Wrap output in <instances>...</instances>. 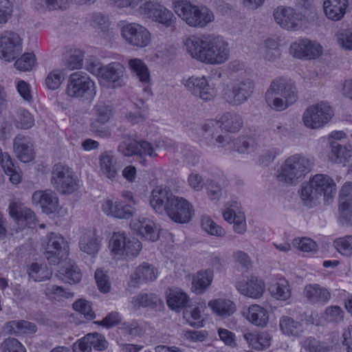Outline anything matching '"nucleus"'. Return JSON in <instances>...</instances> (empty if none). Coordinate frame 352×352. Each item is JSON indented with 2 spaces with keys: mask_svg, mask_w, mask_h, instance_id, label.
Instances as JSON below:
<instances>
[{
  "mask_svg": "<svg viewBox=\"0 0 352 352\" xmlns=\"http://www.w3.org/2000/svg\"><path fill=\"white\" fill-rule=\"evenodd\" d=\"M182 44L190 57L204 65H223L230 58L229 43L220 36L189 35L183 38Z\"/></svg>",
  "mask_w": 352,
  "mask_h": 352,
  "instance_id": "nucleus-1",
  "label": "nucleus"
},
{
  "mask_svg": "<svg viewBox=\"0 0 352 352\" xmlns=\"http://www.w3.org/2000/svg\"><path fill=\"white\" fill-rule=\"evenodd\" d=\"M149 204L157 213L165 212L175 223H187L195 215L191 203L182 197L173 195L163 186H157L152 190Z\"/></svg>",
  "mask_w": 352,
  "mask_h": 352,
  "instance_id": "nucleus-2",
  "label": "nucleus"
},
{
  "mask_svg": "<svg viewBox=\"0 0 352 352\" xmlns=\"http://www.w3.org/2000/svg\"><path fill=\"white\" fill-rule=\"evenodd\" d=\"M336 189V184L330 175L316 174L302 188L300 195L304 204L309 207L316 205L322 196L324 201L329 204L333 201Z\"/></svg>",
  "mask_w": 352,
  "mask_h": 352,
  "instance_id": "nucleus-3",
  "label": "nucleus"
},
{
  "mask_svg": "<svg viewBox=\"0 0 352 352\" xmlns=\"http://www.w3.org/2000/svg\"><path fill=\"white\" fill-rule=\"evenodd\" d=\"M175 14L189 27L204 28L215 19L214 12L207 6L192 0H172Z\"/></svg>",
  "mask_w": 352,
  "mask_h": 352,
  "instance_id": "nucleus-4",
  "label": "nucleus"
},
{
  "mask_svg": "<svg viewBox=\"0 0 352 352\" xmlns=\"http://www.w3.org/2000/svg\"><path fill=\"white\" fill-rule=\"evenodd\" d=\"M268 107L276 111H283L298 99L293 82L287 78H278L270 84L265 95Z\"/></svg>",
  "mask_w": 352,
  "mask_h": 352,
  "instance_id": "nucleus-5",
  "label": "nucleus"
},
{
  "mask_svg": "<svg viewBox=\"0 0 352 352\" xmlns=\"http://www.w3.org/2000/svg\"><path fill=\"white\" fill-rule=\"evenodd\" d=\"M310 170L309 160L299 154L289 156L276 170L278 182L283 186L296 184Z\"/></svg>",
  "mask_w": 352,
  "mask_h": 352,
  "instance_id": "nucleus-6",
  "label": "nucleus"
},
{
  "mask_svg": "<svg viewBox=\"0 0 352 352\" xmlns=\"http://www.w3.org/2000/svg\"><path fill=\"white\" fill-rule=\"evenodd\" d=\"M142 248V243L138 239L124 232H114L108 243L109 254L117 261H133L139 255Z\"/></svg>",
  "mask_w": 352,
  "mask_h": 352,
  "instance_id": "nucleus-7",
  "label": "nucleus"
},
{
  "mask_svg": "<svg viewBox=\"0 0 352 352\" xmlns=\"http://www.w3.org/2000/svg\"><path fill=\"white\" fill-rule=\"evenodd\" d=\"M65 94L72 99L91 102L97 94L96 82L86 74L74 72L68 78Z\"/></svg>",
  "mask_w": 352,
  "mask_h": 352,
  "instance_id": "nucleus-8",
  "label": "nucleus"
},
{
  "mask_svg": "<svg viewBox=\"0 0 352 352\" xmlns=\"http://www.w3.org/2000/svg\"><path fill=\"white\" fill-rule=\"evenodd\" d=\"M272 16L275 23L288 32L304 31L309 25L306 12L298 11L291 6H277L273 10Z\"/></svg>",
  "mask_w": 352,
  "mask_h": 352,
  "instance_id": "nucleus-9",
  "label": "nucleus"
},
{
  "mask_svg": "<svg viewBox=\"0 0 352 352\" xmlns=\"http://www.w3.org/2000/svg\"><path fill=\"white\" fill-rule=\"evenodd\" d=\"M87 70L96 75L102 87L115 89L122 85L124 67L119 63H111L101 66L99 61L90 60L87 65Z\"/></svg>",
  "mask_w": 352,
  "mask_h": 352,
  "instance_id": "nucleus-10",
  "label": "nucleus"
},
{
  "mask_svg": "<svg viewBox=\"0 0 352 352\" xmlns=\"http://www.w3.org/2000/svg\"><path fill=\"white\" fill-rule=\"evenodd\" d=\"M335 116L334 108L327 101H319L307 107L302 113L303 124L308 129L318 130L327 126Z\"/></svg>",
  "mask_w": 352,
  "mask_h": 352,
  "instance_id": "nucleus-11",
  "label": "nucleus"
},
{
  "mask_svg": "<svg viewBox=\"0 0 352 352\" xmlns=\"http://www.w3.org/2000/svg\"><path fill=\"white\" fill-rule=\"evenodd\" d=\"M41 247L45 258L51 265H60L68 258L69 244L60 234L50 232L41 242Z\"/></svg>",
  "mask_w": 352,
  "mask_h": 352,
  "instance_id": "nucleus-12",
  "label": "nucleus"
},
{
  "mask_svg": "<svg viewBox=\"0 0 352 352\" xmlns=\"http://www.w3.org/2000/svg\"><path fill=\"white\" fill-rule=\"evenodd\" d=\"M120 35L126 44L136 49L148 47L153 40L151 31L138 23L127 22L121 24Z\"/></svg>",
  "mask_w": 352,
  "mask_h": 352,
  "instance_id": "nucleus-13",
  "label": "nucleus"
},
{
  "mask_svg": "<svg viewBox=\"0 0 352 352\" xmlns=\"http://www.w3.org/2000/svg\"><path fill=\"white\" fill-rule=\"evenodd\" d=\"M242 126L243 121L239 115L234 113H226L218 120H207L200 128L199 133L204 139L208 140L214 137L217 127L230 133H236L241 129Z\"/></svg>",
  "mask_w": 352,
  "mask_h": 352,
  "instance_id": "nucleus-14",
  "label": "nucleus"
},
{
  "mask_svg": "<svg viewBox=\"0 0 352 352\" xmlns=\"http://www.w3.org/2000/svg\"><path fill=\"white\" fill-rule=\"evenodd\" d=\"M32 205L48 216L61 217L66 212L60 206L57 195L52 190H38L34 191L31 197Z\"/></svg>",
  "mask_w": 352,
  "mask_h": 352,
  "instance_id": "nucleus-15",
  "label": "nucleus"
},
{
  "mask_svg": "<svg viewBox=\"0 0 352 352\" xmlns=\"http://www.w3.org/2000/svg\"><path fill=\"white\" fill-rule=\"evenodd\" d=\"M138 14L166 28H173L176 22V18L170 10L163 5L152 2H146L141 5Z\"/></svg>",
  "mask_w": 352,
  "mask_h": 352,
  "instance_id": "nucleus-16",
  "label": "nucleus"
},
{
  "mask_svg": "<svg viewBox=\"0 0 352 352\" xmlns=\"http://www.w3.org/2000/svg\"><path fill=\"white\" fill-rule=\"evenodd\" d=\"M52 183L54 187L63 193H72L78 189L80 181L74 176L68 166L57 164L52 170Z\"/></svg>",
  "mask_w": 352,
  "mask_h": 352,
  "instance_id": "nucleus-17",
  "label": "nucleus"
},
{
  "mask_svg": "<svg viewBox=\"0 0 352 352\" xmlns=\"http://www.w3.org/2000/svg\"><path fill=\"white\" fill-rule=\"evenodd\" d=\"M23 51V41L19 34L6 31L0 34V59L10 63Z\"/></svg>",
  "mask_w": 352,
  "mask_h": 352,
  "instance_id": "nucleus-18",
  "label": "nucleus"
},
{
  "mask_svg": "<svg viewBox=\"0 0 352 352\" xmlns=\"http://www.w3.org/2000/svg\"><path fill=\"white\" fill-rule=\"evenodd\" d=\"M235 288L240 294L256 300L263 296L266 286L262 278L255 274H250L240 278L235 283Z\"/></svg>",
  "mask_w": 352,
  "mask_h": 352,
  "instance_id": "nucleus-19",
  "label": "nucleus"
},
{
  "mask_svg": "<svg viewBox=\"0 0 352 352\" xmlns=\"http://www.w3.org/2000/svg\"><path fill=\"white\" fill-rule=\"evenodd\" d=\"M7 210L10 217L16 224L28 228L36 226L37 223L36 214L32 209L23 206L19 200H10Z\"/></svg>",
  "mask_w": 352,
  "mask_h": 352,
  "instance_id": "nucleus-20",
  "label": "nucleus"
},
{
  "mask_svg": "<svg viewBox=\"0 0 352 352\" xmlns=\"http://www.w3.org/2000/svg\"><path fill=\"white\" fill-rule=\"evenodd\" d=\"M253 91L252 83L250 80L240 81L233 85H227L222 91V97L228 102L239 105L245 102Z\"/></svg>",
  "mask_w": 352,
  "mask_h": 352,
  "instance_id": "nucleus-21",
  "label": "nucleus"
},
{
  "mask_svg": "<svg viewBox=\"0 0 352 352\" xmlns=\"http://www.w3.org/2000/svg\"><path fill=\"white\" fill-rule=\"evenodd\" d=\"M130 228L144 240L154 242L159 239L160 227L153 220L139 217L133 219L130 222Z\"/></svg>",
  "mask_w": 352,
  "mask_h": 352,
  "instance_id": "nucleus-22",
  "label": "nucleus"
},
{
  "mask_svg": "<svg viewBox=\"0 0 352 352\" xmlns=\"http://www.w3.org/2000/svg\"><path fill=\"white\" fill-rule=\"evenodd\" d=\"M91 130L101 137H107L109 131L105 124L113 116L112 108L106 104H97L92 109Z\"/></svg>",
  "mask_w": 352,
  "mask_h": 352,
  "instance_id": "nucleus-23",
  "label": "nucleus"
},
{
  "mask_svg": "<svg viewBox=\"0 0 352 352\" xmlns=\"http://www.w3.org/2000/svg\"><path fill=\"white\" fill-rule=\"evenodd\" d=\"M102 212L107 217L124 219L133 215L135 210L117 198L107 197L100 202Z\"/></svg>",
  "mask_w": 352,
  "mask_h": 352,
  "instance_id": "nucleus-24",
  "label": "nucleus"
},
{
  "mask_svg": "<svg viewBox=\"0 0 352 352\" xmlns=\"http://www.w3.org/2000/svg\"><path fill=\"white\" fill-rule=\"evenodd\" d=\"M216 142L220 147L226 148L227 150H236L243 154L254 155L258 149V145L253 138H248L241 142L238 140H232L228 135H218Z\"/></svg>",
  "mask_w": 352,
  "mask_h": 352,
  "instance_id": "nucleus-25",
  "label": "nucleus"
},
{
  "mask_svg": "<svg viewBox=\"0 0 352 352\" xmlns=\"http://www.w3.org/2000/svg\"><path fill=\"white\" fill-rule=\"evenodd\" d=\"M13 185L20 184L23 179L21 170L16 166L14 160L7 153L3 151L0 146V184L4 182V175Z\"/></svg>",
  "mask_w": 352,
  "mask_h": 352,
  "instance_id": "nucleus-26",
  "label": "nucleus"
},
{
  "mask_svg": "<svg viewBox=\"0 0 352 352\" xmlns=\"http://www.w3.org/2000/svg\"><path fill=\"white\" fill-rule=\"evenodd\" d=\"M34 118L30 112L23 108L15 111V117L9 116L6 118L2 126L3 133H8L12 129V124L21 129H29L34 125Z\"/></svg>",
  "mask_w": 352,
  "mask_h": 352,
  "instance_id": "nucleus-27",
  "label": "nucleus"
},
{
  "mask_svg": "<svg viewBox=\"0 0 352 352\" xmlns=\"http://www.w3.org/2000/svg\"><path fill=\"white\" fill-rule=\"evenodd\" d=\"M349 0H323L322 12L325 17L331 21H341L348 12Z\"/></svg>",
  "mask_w": 352,
  "mask_h": 352,
  "instance_id": "nucleus-28",
  "label": "nucleus"
},
{
  "mask_svg": "<svg viewBox=\"0 0 352 352\" xmlns=\"http://www.w3.org/2000/svg\"><path fill=\"white\" fill-rule=\"evenodd\" d=\"M160 274L159 270L152 264L144 262L138 265L131 274V284L136 285L155 280Z\"/></svg>",
  "mask_w": 352,
  "mask_h": 352,
  "instance_id": "nucleus-29",
  "label": "nucleus"
},
{
  "mask_svg": "<svg viewBox=\"0 0 352 352\" xmlns=\"http://www.w3.org/2000/svg\"><path fill=\"white\" fill-rule=\"evenodd\" d=\"M339 217L346 222L352 221V183L346 182L340 191Z\"/></svg>",
  "mask_w": 352,
  "mask_h": 352,
  "instance_id": "nucleus-30",
  "label": "nucleus"
},
{
  "mask_svg": "<svg viewBox=\"0 0 352 352\" xmlns=\"http://www.w3.org/2000/svg\"><path fill=\"white\" fill-rule=\"evenodd\" d=\"M208 307L214 316L221 318H228L236 311L235 303L226 298L211 299L208 302Z\"/></svg>",
  "mask_w": 352,
  "mask_h": 352,
  "instance_id": "nucleus-31",
  "label": "nucleus"
},
{
  "mask_svg": "<svg viewBox=\"0 0 352 352\" xmlns=\"http://www.w3.org/2000/svg\"><path fill=\"white\" fill-rule=\"evenodd\" d=\"M327 158L333 164L346 166L352 159V144H332L327 154Z\"/></svg>",
  "mask_w": 352,
  "mask_h": 352,
  "instance_id": "nucleus-32",
  "label": "nucleus"
},
{
  "mask_svg": "<svg viewBox=\"0 0 352 352\" xmlns=\"http://www.w3.org/2000/svg\"><path fill=\"white\" fill-rule=\"evenodd\" d=\"M243 315L249 322L259 327H266L270 320L268 310L258 304L250 305L243 311Z\"/></svg>",
  "mask_w": 352,
  "mask_h": 352,
  "instance_id": "nucleus-33",
  "label": "nucleus"
},
{
  "mask_svg": "<svg viewBox=\"0 0 352 352\" xmlns=\"http://www.w3.org/2000/svg\"><path fill=\"white\" fill-rule=\"evenodd\" d=\"M271 296L278 301H287L292 296V287L289 281L282 276L274 277L268 287Z\"/></svg>",
  "mask_w": 352,
  "mask_h": 352,
  "instance_id": "nucleus-34",
  "label": "nucleus"
},
{
  "mask_svg": "<svg viewBox=\"0 0 352 352\" xmlns=\"http://www.w3.org/2000/svg\"><path fill=\"white\" fill-rule=\"evenodd\" d=\"M78 247L80 251L83 254L94 256L100 249L101 241L94 231L89 230L80 236Z\"/></svg>",
  "mask_w": 352,
  "mask_h": 352,
  "instance_id": "nucleus-35",
  "label": "nucleus"
},
{
  "mask_svg": "<svg viewBox=\"0 0 352 352\" xmlns=\"http://www.w3.org/2000/svg\"><path fill=\"white\" fill-rule=\"evenodd\" d=\"M14 151L21 162L28 163L34 158L33 144L24 136L18 135L14 138Z\"/></svg>",
  "mask_w": 352,
  "mask_h": 352,
  "instance_id": "nucleus-36",
  "label": "nucleus"
},
{
  "mask_svg": "<svg viewBox=\"0 0 352 352\" xmlns=\"http://www.w3.org/2000/svg\"><path fill=\"white\" fill-rule=\"evenodd\" d=\"M303 295L311 304H324L331 297L329 290L318 284L307 285L304 288Z\"/></svg>",
  "mask_w": 352,
  "mask_h": 352,
  "instance_id": "nucleus-37",
  "label": "nucleus"
},
{
  "mask_svg": "<svg viewBox=\"0 0 352 352\" xmlns=\"http://www.w3.org/2000/svg\"><path fill=\"white\" fill-rule=\"evenodd\" d=\"M248 346L256 351H264L271 345L272 337L266 331H250L243 334Z\"/></svg>",
  "mask_w": 352,
  "mask_h": 352,
  "instance_id": "nucleus-38",
  "label": "nucleus"
},
{
  "mask_svg": "<svg viewBox=\"0 0 352 352\" xmlns=\"http://www.w3.org/2000/svg\"><path fill=\"white\" fill-rule=\"evenodd\" d=\"M213 272L210 269L201 270L193 275L191 290L196 294H204L211 285Z\"/></svg>",
  "mask_w": 352,
  "mask_h": 352,
  "instance_id": "nucleus-39",
  "label": "nucleus"
},
{
  "mask_svg": "<svg viewBox=\"0 0 352 352\" xmlns=\"http://www.w3.org/2000/svg\"><path fill=\"white\" fill-rule=\"evenodd\" d=\"M100 173L107 179L113 181L118 177V168L114 156L110 151L102 153L98 158Z\"/></svg>",
  "mask_w": 352,
  "mask_h": 352,
  "instance_id": "nucleus-40",
  "label": "nucleus"
},
{
  "mask_svg": "<svg viewBox=\"0 0 352 352\" xmlns=\"http://www.w3.org/2000/svg\"><path fill=\"white\" fill-rule=\"evenodd\" d=\"M60 265L58 274L63 281L69 284H76L80 281V270L73 261L67 258Z\"/></svg>",
  "mask_w": 352,
  "mask_h": 352,
  "instance_id": "nucleus-41",
  "label": "nucleus"
},
{
  "mask_svg": "<svg viewBox=\"0 0 352 352\" xmlns=\"http://www.w3.org/2000/svg\"><path fill=\"white\" fill-rule=\"evenodd\" d=\"M37 329L34 323L26 320H13L8 322L4 327V331L9 334L15 336H26L32 334Z\"/></svg>",
  "mask_w": 352,
  "mask_h": 352,
  "instance_id": "nucleus-42",
  "label": "nucleus"
},
{
  "mask_svg": "<svg viewBox=\"0 0 352 352\" xmlns=\"http://www.w3.org/2000/svg\"><path fill=\"white\" fill-rule=\"evenodd\" d=\"M206 309L204 303L199 306L190 307L184 312V318L186 323L194 328H201L205 326L206 321L202 313Z\"/></svg>",
  "mask_w": 352,
  "mask_h": 352,
  "instance_id": "nucleus-43",
  "label": "nucleus"
},
{
  "mask_svg": "<svg viewBox=\"0 0 352 352\" xmlns=\"http://www.w3.org/2000/svg\"><path fill=\"white\" fill-rule=\"evenodd\" d=\"M147 112V106L142 101L138 104L131 103L128 106L125 118L132 124H140L146 120Z\"/></svg>",
  "mask_w": 352,
  "mask_h": 352,
  "instance_id": "nucleus-44",
  "label": "nucleus"
},
{
  "mask_svg": "<svg viewBox=\"0 0 352 352\" xmlns=\"http://www.w3.org/2000/svg\"><path fill=\"white\" fill-rule=\"evenodd\" d=\"M27 274L36 282L45 281L50 278L52 270L44 263L34 262L27 266Z\"/></svg>",
  "mask_w": 352,
  "mask_h": 352,
  "instance_id": "nucleus-45",
  "label": "nucleus"
},
{
  "mask_svg": "<svg viewBox=\"0 0 352 352\" xmlns=\"http://www.w3.org/2000/svg\"><path fill=\"white\" fill-rule=\"evenodd\" d=\"M129 68L143 84L151 82V73L146 63L140 58H134L129 60Z\"/></svg>",
  "mask_w": 352,
  "mask_h": 352,
  "instance_id": "nucleus-46",
  "label": "nucleus"
},
{
  "mask_svg": "<svg viewBox=\"0 0 352 352\" xmlns=\"http://www.w3.org/2000/svg\"><path fill=\"white\" fill-rule=\"evenodd\" d=\"M188 302V296L179 289H170L166 292V302L170 309L179 311Z\"/></svg>",
  "mask_w": 352,
  "mask_h": 352,
  "instance_id": "nucleus-47",
  "label": "nucleus"
},
{
  "mask_svg": "<svg viewBox=\"0 0 352 352\" xmlns=\"http://www.w3.org/2000/svg\"><path fill=\"white\" fill-rule=\"evenodd\" d=\"M66 76V70L63 67L51 69L45 79V87L50 90L58 89L64 82Z\"/></svg>",
  "mask_w": 352,
  "mask_h": 352,
  "instance_id": "nucleus-48",
  "label": "nucleus"
},
{
  "mask_svg": "<svg viewBox=\"0 0 352 352\" xmlns=\"http://www.w3.org/2000/svg\"><path fill=\"white\" fill-rule=\"evenodd\" d=\"M279 327L281 332L287 336L298 337L303 331L302 325L289 316L280 318Z\"/></svg>",
  "mask_w": 352,
  "mask_h": 352,
  "instance_id": "nucleus-49",
  "label": "nucleus"
},
{
  "mask_svg": "<svg viewBox=\"0 0 352 352\" xmlns=\"http://www.w3.org/2000/svg\"><path fill=\"white\" fill-rule=\"evenodd\" d=\"M131 305L135 309L148 306L157 307L162 305V300L155 294H140L133 298Z\"/></svg>",
  "mask_w": 352,
  "mask_h": 352,
  "instance_id": "nucleus-50",
  "label": "nucleus"
},
{
  "mask_svg": "<svg viewBox=\"0 0 352 352\" xmlns=\"http://www.w3.org/2000/svg\"><path fill=\"white\" fill-rule=\"evenodd\" d=\"M208 78L204 75L192 76L182 80L184 86L195 96H197L199 91L207 85Z\"/></svg>",
  "mask_w": 352,
  "mask_h": 352,
  "instance_id": "nucleus-51",
  "label": "nucleus"
},
{
  "mask_svg": "<svg viewBox=\"0 0 352 352\" xmlns=\"http://www.w3.org/2000/svg\"><path fill=\"white\" fill-rule=\"evenodd\" d=\"M34 8L38 12L57 10L67 8L66 0H34Z\"/></svg>",
  "mask_w": 352,
  "mask_h": 352,
  "instance_id": "nucleus-52",
  "label": "nucleus"
},
{
  "mask_svg": "<svg viewBox=\"0 0 352 352\" xmlns=\"http://www.w3.org/2000/svg\"><path fill=\"white\" fill-rule=\"evenodd\" d=\"M201 230L206 234L214 236H223L225 230L214 222L209 216H202L200 220Z\"/></svg>",
  "mask_w": 352,
  "mask_h": 352,
  "instance_id": "nucleus-53",
  "label": "nucleus"
},
{
  "mask_svg": "<svg viewBox=\"0 0 352 352\" xmlns=\"http://www.w3.org/2000/svg\"><path fill=\"white\" fill-rule=\"evenodd\" d=\"M306 37H299L289 45V54L294 58L305 60Z\"/></svg>",
  "mask_w": 352,
  "mask_h": 352,
  "instance_id": "nucleus-54",
  "label": "nucleus"
},
{
  "mask_svg": "<svg viewBox=\"0 0 352 352\" xmlns=\"http://www.w3.org/2000/svg\"><path fill=\"white\" fill-rule=\"evenodd\" d=\"M83 54L78 49H71L65 55V65L69 69L80 68L82 62Z\"/></svg>",
  "mask_w": 352,
  "mask_h": 352,
  "instance_id": "nucleus-55",
  "label": "nucleus"
},
{
  "mask_svg": "<svg viewBox=\"0 0 352 352\" xmlns=\"http://www.w3.org/2000/svg\"><path fill=\"white\" fill-rule=\"evenodd\" d=\"M335 38L338 45L346 50H352V29L342 28L338 30Z\"/></svg>",
  "mask_w": 352,
  "mask_h": 352,
  "instance_id": "nucleus-56",
  "label": "nucleus"
},
{
  "mask_svg": "<svg viewBox=\"0 0 352 352\" xmlns=\"http://www.w3.org/2000/svg\"><path fill=\"white\" fill-rule=\"evenodd\" d=\"M72 307L74 311L82 315L87 320H93L96 318L91 303L85 299L80 298L76 300Z\"/></svg>",
  "mask_w": 352,
  "mask_h": 352,
  "instance_id": "nucleus-57",
  "label": "nucleus"
},
{
  "mask_svg": "<svg viewBox=\"0 0 352 352\" xmlns=\"http://www.w3.org/2000/svg\"><path fill=\"white\" fill-rule=\"evenodd\" d=\"M333 246L343 256H349L352 254V235L340 237L334 240Z\"/></svg>",
  "mask_w": 352,
  "mask_h": 352,
  "instance_id": "nucleus-58",
  "label": "nucleus"
},
{
  "mask_svg": "<svg viewBox=\"0 0 352 352\" xmlns=\"http://www.w3.org/2000/svg\"><path fill=\"white\" fill-rule=\"evenodd\" d=\"M306 43L305 60L316 59L322 54L323 48L318 41L307 38Z\"/></svg>",
  "mask_w": 352,
  "mask_h": 352,
  "instance_id": "nucleus-59",
  "label": "nucleus"
},
{
  "mask_svg": "<svg viewBox=\"0 0 352 352\" xmlns=\"http://www.w3.org/2000/svg\"><path fill=\"white\" fill-rule=\"evenodd\" d=\"M36 65V57L32 53H25L14 63L15 67L20 71L31 70Z\"/></svg>",
  "mask_w": 352,
  "mask_h": 352,
  "instance_id": "nucleus-60",
  "label": "nucleus"
},
{
  "mask_svg": "<svg viewBox=\"0 0 352 352\" xmlns=\"http://www.w3.org/2000/svg\"><path fill=\"white\" fill-rule=\"evenodd\" d=\"M45 294L50 299L56 300H61L63 298H69L74 296L72 292L56 285L47 287L45 290Z\"/></svg>",
  "mask_w": 352,
  "mask_h": 352,
  "instance_id": "nucleus-61",
  "label": "nucleus"
},
{
  "mask_svg": "<svg viewBox=\"0 0 352 352\" xmlns=\"http://www.w3.org/2000/svg\"><path fill=\"white\" fill-rule=\"evenodd\" d=\"M91 350L104 351L108 347V342L104 336L98 333H87Z\"/></svg>",
  "mask_w": 352,
  "mask_h": 352,
  "instance_id": "nucleus-62",
  "label": "nucleus"
},
{
  "mask_svg": "<svg viewBox=\"0 0 352 352\" xmlns=\"http://www.w3.org/2000/svg\"><path fill=\"white\" fill-rule=\"evenodd\" d=\"M1 352H26L24 346L16 339L9 338L0 345Z\"/></svg>",
  "mask_w": 352,
  "mask_h": 352,
  "instance_id": "nucleus-63",
  "label": "nucleus"
},
{
  "mask_svg": "<svg viewBox=\"0 0 352 352\" xmlns=\"http://www.w3.org/2000/svg\"><path fill=\"white\" fill-rule=\"evenodd\" d=\"M303 346L309 352H331L333 350L332 347L311 338L305 341Z\"/></svg>",
  "mask_w": 352,
  "mask_h": 352,
  "instance_id": "nucleus-64",
  "label": "nucleus"
}]
</instances>
